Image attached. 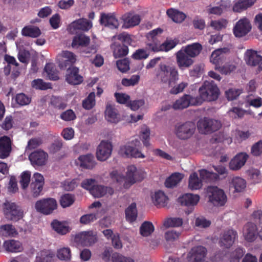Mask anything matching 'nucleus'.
I'll return each instance as SVG.
<instances>
[{"mask_svg": "<svg viewBox=\"0 0 262 262\" xmlns=\"http://www.w3.org/2000/svg\"><path fill=\"white\" fill-rule=\"evenodd\" d=\"M199 95L195 96L199 105L204 102L216 100L220 95V90L213 80L205 81L199 89Z\"/></svg>", "mask_w": 262, "mask_h": 262, "instance_id": "1", "label": "nucleus"}, {"mask_svg": "<svg viewBox=\"0 0 262 262\" xmlns=\"http://www.w3.org/2000/svg\"><path fill=\"white\" fill-rule=\"evenodd\" d=\"M157 76L162 83L167 84L170 86L177 82L179 75L175 67L161 64Z\"/></svg>", "mask_w": 262, "mask_h": 262, "instance_id": "2", "label": "nucleus"}, {"mask_svg": "<svg viewBox=\"0 0 262 262\" xmlns=\"http://www.w3.org/2000/svg\"><path fill=\"white\" fill-rule=\"evenodd\" d=\"M207 193L209 201L215 206H223L227 202V196L223 190L216 186H209Z\"/></svg>", "mask_w": 262, "mask_h": 262, "instance_id": "3", "label": "nucleus"}, {"mask_svg": "<svg viewBox=\"0 0 262 262\" xmlns=\"http://www.w3.org/2000/svg\"><path fill=\"white\" fill-rule=\"evenodd\" d=\"M3 206L5 215L8 220L17 221L23 217V211L21 207L15 203L6 201Z\"/></svg>", "mask_w": 262, "mask_h": 262, "instance_id": "4", "label": "nucleus"}, {"mask_svg": "<svg viewBox=\"0 0 262 262\" xmlns=\"http://www.w3.org/2000/svg\"><path fill=\"white\" fill-rule=\"evenodd\" d=\"M195 129L194 123L191 121H187L177 125L175 127V134L179 139L186 140L193 136Z\"/></svg>", "mask_w": 262, "mask_h": 262, "instance_id": "5", "label": "nucleus"}, {"mask_svg": "<svg viewBox=\"0 0 262 262\" xmlns=\"http://www.w3.org/2000/svg\"><path fill=\"white\" fill-rule=\"evenodd\" d=\"M197 126L201 134H208L219 130L222 124L217 120L205 117L198 121Z\"/></svg>", "mask_w": 262, "mask_h": 262, "instance_id": "6", "label": "nucleus"}, {"mask_svg": "<svg viewBox=\"0 0 262 262\" xmlns=\"http://www.w3.org/2000/svg\"><path fill=\"white\" fill-rule=\"evenodd\" d=\"M57 207V202L53 198L40 199L35 203V208L36 211L45 215H49Z\"/></svg>", "mask_w": 262, "mask_h": 262, "instance_id": "7", "label": "nucleus"}, {"mask_svg": "<svg viewBox=\"0 0 262 262\" xmlns=\"http://www.w3.org/2000/svg\"><path fill=\"white\" fill-rule=\"evenodd\" d=\"M208 251L203 246L192 247L188 252L187 259L188 262H208L206 260Z\"/></svg>", "mask_w": 262, "mask_h": 262, "instance_id": "8", "label": "nucleus"}, {"mask_svg": "<svg viewBox=\"0 0 262 262\" xmlns=\"http://www.w3.org/2000/svg\"><path fill=\"white\" fill-rule=\"evenodd\" d=\"M45 184L44 178L42 174L36 172L33 174V180L30 184V190L32 197L36 198L42 194Z\"/></svg>", "mask_w": 262, "mask_h": 262, "instance_id": "9", "label": "nucleus"}, {"mask_svg": "<svg viewBox=\"0 0 262 262\" xmlns=\"http://www.w3.org/2000/svg\"><path fill=\"white\" fill-rule=\"evenodd\" d=\"M190 106H199V104L195 96L185 94L173 103L172 107L174 110H183Z\"/></svg>", "mask_w": 262, "mask_h": 262, "instance_id": "10", "label": "nucleus"}, {"mask_svg": "<svg viewBox=\"0 0 262 262\" xmlns=\"http://www.w3.org/2000/svg\"><path fill=\"white\" fill-rule=\"evenodd\" d=\"M251 25L247 18L240 19L234 26L233 32L236 37H242L247 35L251 30Z\"/></svg>", "mask_w": 262, "mask_h": 262, "instance_id": "11", "label": "nucleus"}, {"mask_svg": "<svg viewBox=\"0 0 262 262\" xmlns=\"http://www.w3.org/2000/svg\"><path fill=\"white\" fill-rule=\"evenodd\" d=\"M237 238V233L233 229L225 230L220 235L219 244L221 247L225 248H230Z\"/></svg>", "mask_w": 262, "mask_h": 262, "instance_id": "12", "label": "nucleus"}, {"mask_svg": "<svg viewBox=\"0 0 262 262\" xmlns=\"http://www.w3.org/2000/svg\"><path fill=\"white\" fill-rule=\"evenodd\" d=\"M113 149L111 143L108 141H102L98 145L96 157L98 160L104 161L107 160L111 156Z\"/></svg>", "mask_w": 262, "mask_h": 262, "instance_id": "13", "label": "nucleus"}, {"mask_svg": "<svg viewBox=\"0 0 262 262\" xmlns=\"http://www.w3.org/2000/svg\"><path fill=\"white\" fill-rule=\"evenodd\" d=\"M143 178V173L140 170H138L136 166L130 165L127 167L125 177L126 181L132 185L137 182L141 181Z\"/></svg>", "mask_w": 262, "mask_h": 262, "instance_id": "14", "label": "nucleus"}, {"mask_svg": "<svg viewBox=\"0 0 262 262\" xmlns=\"http://www.w3.org/2000/svg\"><path fill=\"white\" fill-rule=\"evenodd\" d=\"M48 155L42 150H37L32 152L29 159L33 166H41L46 164Z\"/></svg>", "mask_w": 262, "mask_h": 262, "instance_id": "15", "label": "nucleus"}, {"mask_svg": "<svg viewBox=\"0 0 262 262\" xmlns=\"http://www.w3.org/2000/svg\"><path fill=\"white\" fill-rule=\"evenodd\" d=\"M12 141L7 136L0 137V159L8 158L12 151Z\"/></svg>", "mask_w": 262, "mask_h": 262, "instance_id": "16", "label": "nucleus"}, {"mask_svg": "<svg viewBox=\"0 0 262 262\" xmlns=\"http://www.w3.org/2000/svg\"><path fill=\"white\" fill-rule=\"evenodd\" d=\"M176 62L179 68L184 70L192 66L194 61L181 49L176 53Z\"/></svg>", "mask_w": 262, "mask_h": 262, "instance_id": "17", "label": "nucleus"}, {"mask_svg": "<svg viewBox=\"0 0 262 262\" xmlns=\"http://www.w3.org/2000/svg\"><path fill=\"white\" fill-rule=\"evenodd\" d=\"M99 21L101 25L111 29H117L119 26V22L114 13H101Z\"/></svg>", "mask_w": 262, "mask_h": 262, "instance_id": "18", "label": "nucleus"}, {"mask_svg": "<svg viewBox=\"0 0 262 262\" xmlns=\"http://www.w3.org/2000/svg\"><path fill=\"white\" fill-rule=\"evenodd\" d=\"M249 158L246 152H241L236 155L230 161L229 166L232 170L240 169L246 163Z\"/></svg>", "mask_w": 262, "mask_h": 262, "instance_id": "19", "label": "nucleus"}, {"mask_svg": "<svg viewBox=\"0 0 262 262\" xmlns=\"http://www.w3.org/2000/svg\"><path fill=\"white\" fill-rule=\"evenodd\" d=\"M119 153L126 158H144L145 156L138 149L129 144L120 146Z\"/></svg>", "mask_w": 262, "mask_h": 262, "instance_id": "20", "label": "nucleus"}, {"mask_svg": "<svg viewBox=\"0 0 262 262\" xmlns=\"http://www.w3.org/2000/svg\"><path fill=\"white\" fill-rule=\"evenodd\" d=\"M66 81L71 84H79L83 81V77L79 74V69L75 67H69L67 71Z\"/></svg>", "mask_w": 262, "mask_h": 262, "instance_id": "21", "label": "nucleus"}, {"mask_svg": "<svg viewBox=\"0 0 262 262\" xmlns=\"http://www.w3.org/2000/svg\"><path fill=\"white\" fill-rule=\"evenodd\" d=\"M200 199V197L198 194L187 193L179 196L178 202L182 206L191 207L196 205Z\"/></svg>", "mask_w": 262, "mask_h": 262, "instance_id": "22", "label": "nucleus"}, {"mask_svg": "<svg viewBox=\"0 0 262 262\" xmlns=\"http://www.w3.org/2000/svg\"><path fill=\"white\" fill-rule=\"evenodd\" d=\"M243 235L245 239L252 242L255 240L257 235V228L256 225L252 223H247L243 229Z\"/></svg>", "mask_w": 262, "mask_h": 262, "instance_id": "23", "label": "nucleus"}, {"mask_svg": "<svg viewBox=\"0 0 262 262\" xmlns=\"http://www.w3.org/2000/svg\"><path fill=\"white\" fill-rule=\"evenodd\" d=\"M76 239L81 245L84 246H90L94 244L97 241L96 235L92 231H84L76 235Z\"/></svg>", "mask_w": 262, "mask_h": 262, "instance_id": "24", "label": "nucleus"}, {"mask_svg": "<svg viewBox=\"0 0 262 262\" xmlns=\"http://www.w3.org/2000/svg\"><path fill=\"white\" fill-rule=\"evenodd\" d=\"M92 27V23L86 18H80L72 22L69 26L71 31L80 30L84 31L89 30Z\"/></svg>", "mask_w": 262, "mask_h": 262, "instance_id": "25", "label": "nucleus"}, {"mask_svg": "<svg viewBox=\"0 0 262 262\" xmlns=\"http://www.w3.org/2000/svg\"><path fill=\"white\" fill-rule=\"evenodd\" d=\"M123 26L126 28H129L138 25L141 21L140 16L138 14L134 15L128 13L122 16Z\"/></svg>", "mask_w": 262, "mask_h": 262, "instance_id": "26", "label": "nucleus"}, {"mask_svg": "<svg viewBox=\"0 0 262 262\" xmlns=\"http://www.w3.org/2000/svg\"><path fill=\"white\" fill-rule=\"evenodd\" d=\"M114 193V189L107 186L96 185L93 189L91 190V194L95 198H101L106 194L112 195Z\"/></svg>", "mask_w": 262, "mask_h": 262, "instance_id": "27", "label": "nucleus"}, {"mask_svg": "<svg viewBox=\"0 0 262 262\" xmlns=\"http://www.w3.org/2000/svg\"><path fill=\"white\" fill-rule=\"evenodd\" d=\"M181 50L192 58L200 54L202 50V46L199 43H193L185 47H183Z\"/></svg>", "mask_w": 262, "mask_h": 262, "instance_id": "28", "label": "nucleus"}, {"mask_svg": "<svg viewBox=\"0 0 262 262\" xmlns=\"http://www.w3.org/2000/svg\"><path fill=\"white\" fill-rule=\"evenodd\" d=\"M80 167L85 169H92L96 163L94 156L91 154L80 156L78 159Z\"/></svg>", "mask_w": 262, "mask_h": 262, "instance_id": "29", "label": "nucleus"}, {"mask_svg": "<svg viewBox=\"0 0 262 262\" xmlns=\"http://www.w3.org/2000/svg\"><path fill=\"white\" fill-rule=\"evenodd\" d=\"M245 59L247 64L254 67L259 63L261 56L256 51L248 50L245 53Z\"/></svg>", "mask_w": 262, "mask_h": 262, "instance_id": "30", "label": "nucleus"}, {"mask_svg": "<svg viewBox=\"0 0 262 262\" xmlns=\"http://www.w3.org/2000/svg\"><path fill=\"white\" fill-rule=\"evenodd\" d=\"M153 203L158 207H164L168 202V197L162 191L159 190L151 195Z\"/></svg>", "mask_w": 262, "mask_h": 262, "instance_id": "31", "label": "nucleus"}, {"mask_svg": "<svg viewBox=\"0 0 262 262\" xmlns=\"http://www.w3.org/2000/svg\"><path fill=\"white\" fill-rule=\"evenodd\" d=\"M105 114V118L109 122L116 123L120 120L117 110L111 104L106 105Z\"/></svg>", "mask_w": 262, "mask_h": 262, "instance_id": "32", "label": "nucleus"}, {"mask_svg": "<svg viewBox=\"0 0 262 262\" xmlns=\"http://www.w3.org/2000/svg\"><path fill=\"white\" fill-rule=\"evenodd\" d=\"M53 230L59 234L64 235L70 232V227L66 222H60L54 220L51 223Z\"/></svg>", "mask_w": 262, "mask_h": 262, "instance_id": "33", "label": "nucleus"}, {"mask_svg": "<svg viewBox=\"0 0 262 262\" xmlns=\"http://www.w3.org/2000/svg\"><path fill=\"white\" fill-rule=\"evenodd\" d=\"M90 42V38L84 34H80L74 37L72 46L73 48L79 47H87Z\"/></svg>", "mask_w": 262, "mask_h": 262, "instance_id": "34", "label": "nucleus"}, {"mask_svg": "<svg viewBox=\"0 0 262 262\" xmlns=\"http://www.w3.org/2000/svg\"><path fill=\"white\" fill-rule=\"evenodd\" d=\"M210 62L215 65L214 67H218L220 65H222L225 62V55L222 52V49H218L214 51L211 55L210 58Z\"/></svg>", "mask_w": 262, "mask_h": 262, "instance_id": "35", "label": "nucleus"}, {"mask_svg": "<svg viewBox=\"0 0 262 262\" xmlns=\"http://www.w3.org/2000/svg\"><path fill=\"white\" fill-rule=\"evenodd\" d=\"M166 14L174 22L177 23H182L186 17L183 12L173 8L168 9L166 11Z\"/></svg>", "mask_w": 262, "mask_h": 262, "instance_id": "36", "label": "nucleus"}, {"mask_svg": "<svg viewBox=\"0 0 262 262\" xmlns=\"http://www.w3.org/2000/svg\"><path fill=\"white\" fill-rule=\"evenodd\" d=\"M202 181L200 179L196 172L192 173L189 178L188 188L191 190H198L202 187Z\"/></svg>", "mask_w": 262, "mask_h": 262, "instance_id": "37", "label": "nucleus"}, {"mask_svg": "<svg viewBox=\"0 0 262 262\" xmlns=\"http://www.w3.org/2000/svg\"><path fill=\"white\" fill-rule=\"evenodd\" d=\"M256 0H238L233 7L234 12H241L251 7L254 5Z\"/></svg>", "mask_w": 262, "mask_h": 262, "instance_id": "38", "label": "nucleus"}, {"mask_svg": "<svg viewBox=\"0 0 262 262\" xmlns=\"http://www.w3.org/2000/svg\"><path fill=\"white\" fill-rule=\"evenodd\" d=\"M21 245L17 241L14 239L6 241L4 242L3 246L5 249L8 252H17L20 251Z\"/></svg>", "mask_w": 262, "mask_h": 262, "instance_id": "39", "label": "nucleus"}, {"mask_svg": "<svg viewBox=\"0 0 262 262\" xmlns=\"http://www.w3.org/2000/svg\"><path fill=\"white\" fill-rule=\"evenodd\" d=\"M23 36L36 38L40 36L41 31L37 27L29 26L25 27L21 31Z\"/></svg>", "mask_w": 262, "mask_h": 262, "instance_id": "40", "label": "nucleus"}, {"mask_svg": "<svg viewBox=\"0 0 262 262\" xmlns=\"http://www.w3.org/2000/svg\"><path fill=\"white\" fill-rule=\"evenodd\" d=\"M183 176L180 173H174L166 179L165 185L167 188L176 186L182 179Z\"/></svg>", "mask_w": 262, "mask_h": 262, "instance_id": "41", "label": "nucleus"}, {"mask_svg": "<svg viewBox=\"0 0 262 262\" xmlns=\"http://www.w3.org/2000/svg\"><path fill=\"white\" fill-rule=\"evenodd\" d=\"M231 186L234 187L235 191L242 192L246 187V182L244 179L236 177L232 179Z\"/></svg>", "mask_w": 262, "mask_h": 262, "instance_id": "42", "label": "nucleus"}, {"mask_svg": "<svg viewBox=\"0 0 262 262\" xmlns=\"http://www.w3.org/2000/svg\"><path fill=\"white\" fill-rule=\"evenodd\" d=\"M44 71L50 80H57L59 79L57 71L53 63H47L45 67Z\"/></svg>", "mask_w": 262, "mask_h": 262, "instance_id": "43", "label": "nucleus"}, {"mask_svg": "<svg viewBox=\"0 0 262 262\" xmlns=\"http://www.w3.org/2000/svg\"><path fill=\"white\" fill-rule=\"evenodd\" d=\"M55 254L53 252L49 250H42L39 256H36L37 261L54 262Z\"/></svg>", "mask_w": 262, "mask_h": 262, "instance_id": "44", "label": "nucleus"}, {"mask_svg": "<svg viewBox=\"0 0 262 262\" xmlns=\"http://www.w3.org/2000/svg\"><path fill=\"white\" fill-rule=\"evenodd\" d=\"M125 215L126 220L133 222L136 220L137 216V210L135 203H132L125 210Z\"/></svg>", "mask_w": 262, "mask_h": 262, "instance_id": "45", "label": "nucleus"}, {"mask_svg": "<svg viewBox=\"0 0 262 262\" xmlns=\"http://www.w3.org/2000/svg\"><path fill=\"white\" fill-rule=\"evenodd\" d=\"M17 234L16 230L12 225L6 224L0 227V235L2 236H14Z\"/></svg>", "mask_w": 262, "mask_h": 262, "instance_id": "46", "label": "nucleus"}, {"mask_svg": "<svg viewBox=\"0 0 262 262\" xmlns=\"http://www.w3.org/2000/svg\"><path fill=\"white\" fill-rule=\"evenodd\" d=\"M154 231V226L150 222H144L140 228V234L143 236L150 235Z\"/></svg>", "mask_w": 262, "mask_h": 262, "instance_id": "47", "label": "nucleus"}, {"mask_svg": "<svg viewBox=\"0 0 262 262\" xmlns=\"http://www.w3.org/2000/svg\"><path fill=\"white\" fill-rule=\"evenodd\" d=\"M200 178L205 181H215L219 179V175L216 173L209 171L206 169L199 171Z\"/></svg>", "mask_w": 262, "mask_h": 262, "instance_id": "48", "label": "nucleus"}, {"mask_svg": "<svg viewBox=\"0 0 262 262\" xmlns=\"http://www.w3.org/2000/svg\"><path fill=\"white\" fill-rule=\"evenodd\" d=\"M95 94L91 92L88 96L83 100L82 106L87 110L92 109L95 105Z\"/></svg>", "mask_w": 262, "mask_h": 262, "instance_id": "49", "label": "nucleus"}, {"mask_svg": "<svg viewBox=\"0 0 262 262\" xmlns=\"http://www.w3.org/2000/svg\"><path fill=\"white\" fill-rule=\"evenodd\" d=\"M183 224V220L180 217H170L166 219L163 226L166 228L170 227H180Z\"/></svg>", "mask_w": 262, "mask_h": 262, "instance_id": "50", "label": "nucleus"}, {"mask_svg": "<svg viewBox=\"0 0 262 262\" xmlns=\"http://www.w3.org/2000/svg\"><path fill=\"white\" fill-rule=\"evenodd\" d=\"M60 56L63 59H64L65 67H66L68 65L72 64L75 63L76 60L75 55L70 51H63L61 53Z\"/></svg>", "mask_w": 262, "mask_h": 262, "instance_id": "51", "label": "nucleus"}, {"mask_svg": "<svg viewBox=\"0 0 262 262\" xmlns=\"http://www.w3.org/2000/svg\"><path fill=\"white\" fill-rule=\"evenodd\" d=\"M15 100L16 103L19 105L25 106L31 102V98L25 94L20 93L16 95Z\"/></svg>", "mask_w": 262, "mask_h": 262, "instance_id": "52", "label": "nucleus"}, {"mask_svg": "<svg viewBox=\"0 0 262 262\" xmlns=\"http://www.w3.org/2000/svg\"><path fill=\"white\" fill-rule=\"evenodd\" d=\"M63 146V142L61 139H56L48 147L49 152L51 154H55L59 152Z\"/></svg>", "mask_w": 262, "mask_h": 262, "instance_id": "53", "label": "nucleus"}, {"mask_svg": "<svg viewBox=\"0 0 262 262\" xmlns=\"http://www.w3.org/2000/svg\"><path fill=\"white\" fill-rule=\"evenodd\" d=\"M245 251L242 248H237L230 254V262H239L241 258L244 256Z\"/></svg>", "mask_w": 262, "mask_h": 262, "instance_id": "54", "label": "nucleus"}, {"mask_svg": "<svg viewBox=\"0 0 262 262\" xmlns=\"http://www.w3.org/2000/svg\"><path fill=\"white\" fill-rule=\"evenodd\" d=\"M74 196L71 194L67 193L62 195L60 199V205L63 208L69 207L74 202Z\"/></svg>", "mask_w": 262, "mask_h": 262, "instance_id": "55", "label": "nucleus"}, {"mask_svg": "<svg viewBox=\"0 0 262 262\" xmlns=\"http://www.w3.org/2000/svg\"><path fill=\"white\" fill-rule=\"evenodd\" d=\"M31 172L29 171H24L20 175L19 183L23 189H26L30 182Z\"/></svg>", "mask_w": 262, "mask_h": 262, "instance_id": "56", "label": "nucleus"}, {"mask_svg": "<svg viewBox=\"0 0 262 262\" xmlns=\"http://www.w3.org/2000/svg\"><path fill=\"white\" fill-rule=\"evenodd\" d=\"M57 256L60 260H70L71 257L70 249L68 247L60 248L57 251Z\"/></svg>", "mask_w": 262, "mask_h": 262, "instance_id": "57", "label": "nucleus"}, {"mask_svg": "<svg viewBox=\"0 0 262 262\" xmlns=\"http://www.w3.org/2000/svg\"><path fill=\"white\" fill-rule=\"evenodd\" d=\"M32 85L36 89L41 90H46L48 89L51 88V84L50 83H46L41 79H37L33 80Z\"/></svg>", "mask_w": 262, "mask_h": 262, "instance_id": "58", "label": "nucleus"}, {"mask_svg": "<svg viewBox=\"0 0 262 262\" xmlns=\"http://www.w3.org/2000/svg\"><path fill=\"white\" fill-rule=\"evenodd\" d=\"M128 53L127 46L123 45L117 47L114 51V55L116 58L125 56Z\"/></svg>", "mask_w": 262, "mask_h": 262, "instance_id": "59", "label": "nucleus"}, {"mask_svg": "<svg viewBox=\"0 0 262 262\" xmlns=\"http://www.w3.org/2000/svg\"><path fill=\"white\" fill-rule=\"evenodd\" d=\"M149 135L150 129L148 127L145 126L142 128L140 138L145 146H148L150 144L149 142Z\"/></svg>", "mask_w": 262, "mask_h": 262, "instance_id": "60", "label": "nucleus"}, {"mask_svg": "<svg viewBox=\"0 0 262 262\" xmlns=\"http://www.w3.org/2000/svg\"><path fill=\"white\" fill-rule=\"evenodd\" d=\"M149 52L147 50L144 49H139L137 50L132 55V58L136 60L145 59L148 57Z\"/></svg>", "mask_w": 262, "mask_h": 262, "instance_id": "61", "label": "nucleus"}, {"mask_svg": "<svg viewBox=\"0 0 262 262\" xmlns=\"http://www.w3.org/2000/svg\"><path fill=\"white\" fill-rule=\"evenodd\" d=\"M179 40L167 39L162 45V51L167 52L174 48L179 43Z\"/></svg>", "mask_w": 262, "mask_h": 262, "instance_id": "62", "label": "nucleus"}, {"mask_svg": "<svg viewBox=\"0 0 262 262\" xmlns=\"http://www.w3.org/2000/svg\"><path fill=\"white\" fill-rule=\"evenodd\" d=\"M139 75H133L129 79L126 78H123L121 81V83L125 86H134L139 82Z\"/></svg>", "mask_w": 262, "mask_h": 262, "instance_id": "63", "label": "nucleus"}, {"mask_svg": "<svg viewBox=\"0 0 262 262\" xmlns=\"http://www.w3.org/2000/svg\"><path fill=\"white\" fill-rule=\"evenodd\" d=\"M116 64L118 70L122 73H126L129 70V61L127 58L118 60Z\"/></svg>", "mask_w": 262, "mask_h": 262, "instance_id": "64", "label": "nucleus"}]
</instances>
